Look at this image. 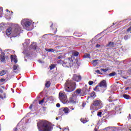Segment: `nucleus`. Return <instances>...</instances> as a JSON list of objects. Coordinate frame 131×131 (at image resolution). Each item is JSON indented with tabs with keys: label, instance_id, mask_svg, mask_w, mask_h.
<instances>
[{
	"label": "nucleus",
	"instance_id": "obj_60",
	"mask_svg": "<svg viewBox=\"0 0 131 131\" xmlns=\"http://www.w3.org/2000/svg\"><path fill=\"white\" fill-rule=\"evenodd\" d=\"M39 63H41V61L40 60H39Z\"/></svg>",
	"mask_w": 131,
	"mask_h": 131
},
{
	"label": "nucleus",
	"instance_id": "obj_3",
	"mask_svg": "<svg viewBox=\"0 0 131 131\" xmlns=\"http://www.w3.org/2000/svg\"><path fill=\"white\" fill-rule=\"evenodd\" d=\"M76 89V84L75 82L71 80H68L64 84V90L66 92L71 93Z\"/></svg>",
	"mask_w": 131,
	"mask_h": 131
},
{
	"label": "nucleus",
	"instance_id": "obj_2",
	"mask_svg": "<svg viewBox=\"0 0 131 131\" xmlns=\"http://www.w3.org/2000/svg\"><path fill=\"white\" fill-rule=\"evenodd\" d=\"M22 29L20 27V25L18 24L15 25V28L12 31V28H9L6 30V35L9 36L12 34L13 37H16L21 33Z\"/></svg>",
	"mask_w": 131,
	"mask_h": 131
},
{
	"label": "nucleus",
	"instance_id": "obj_30",
	"mask_svg": "<svg viewBox=\"0 0 131 131\" xmlns=\"http://www.w3.org/2000/svg\"><path fill=\"white\" fill-rule=\"evenodd\" d=\"M84 58H89V59H91V55H90V54H85L84 55Z\"/></svg>",
	"mask_w": 131,
	"mask_h": 131
},
{
	"label": "nucleus",
	"instance_id": "obj_48",
	"mask_svg": "<svg viewBox=\"0 0 131 131\" xmlns=\"http://www.w3.org/2000/svg\"><path fill=\"white\" fill-rule=\"evenodd\" d=\"M128 73H129L131 75V70L130 69L128 70Z\"/></svg>",
	"mask_w": 131,
	"mask_h": 131
},
{
	"label": "nucleus",
	"instance_id": "obj_16",
	"mask_svg": "<svg viewBox=\"0 0 131 131\" xmlns=\"http://www.w3.org/2000/svg\"><path fill=\"white\" fill-rule=\"evenodd\" d=\"M46 102H47V100H46V98H43V99L39 101V104L40 105H42L43 103H46Z\"/></svg>",
	"mask_w": 131,
	"mask_h": 131
},
{
	"label": "nucleus",
	"instance_id": "obj_25",
	"mask_svg": "<svg viewBox=\"0 0 131 131\" xmlns=\"http://www.w3.org/2000/svg\"><path fill=\"white\" fill-rule=\"evenodd\" d=\"M45 51H46L47 52H54V49H45Z\"/></svg>",
	"mask_w": 131,
	"mask_h": 131
},
{
	"label": "nucleus",
	"instance_id": "obj_1",
	"mask_svg": "<svg viewBox=\"0 0 131 131\" xmlns=\"http://www.w3.org/2000/svg\"><path fill=\"white\" fill-rule=\"evenodd\" d=\"M37 126L39 131H52L53 129L52 125L44 120L39 121L37 123Z\"/></svg>",
	"mask_w": 131,
	"mask_h": 131
},
{
	"label": "nucleus",
	"instance_id": "obj_32",
	"mask_svg": "<svg viewBox=\"0 0 131 131\" xmlns=\"http://www.w3.org/2000/svg\"><path fill=\"white\" fill-rule=\"evenodd\" d=\"M115 75H116V73H115V72H113L109 74V76L111 77L115 76Z\"/></svg>",
	"mask_w": 131,
	"mask_h": 131
},
{
	"label": "nucleus",
	"instance_id": "obj_51",
	"mask_svg": "<svg viewBox=\"0 0 131 131\" xmlns=\"http://www.w3.org/2000/svg\"><path fill=\"white\" fill-rule=\"evenodd\" d=\"M126 21H127V19L124 20L123 21V23H125V22H126Z\"/></svg>",
	"mask_w": 131,
	"mask_h": 131
},
{
	"label": "nucleus",
	"instance_id": "obj_58",
	"mask_svg": "<svg viewBox=\"0 0 131 131\" xmlns=\"http://www.w3.org/2000/svg\"><path fill=\"white\" fill-rule=\"evenodd\" d=\"M23 53V54H26V52H25V51H24Z\"/></svg>",
	"mask_w": 131,
	"mask_h": 131
},
{
	"label": "nucleus",
	"instance_id": "obj_47",
	"mask_svg": "<svg viewBox=\"0 0 131 131\" xmlns=\"http://www.w3.org/2000/svg\"><path fill=\"white\" fill-rule=\"evenodd\" d=\"M96 48H100V47H101V46H100V45L97 44V45H96Z\"/></svg>",
	"mask_w": 131,
	"mask_h": 131
},
{
	"label": "nucleus",
	"instance_id": "obj_35",
	"mask_svg": "<svg viewBox=\"0 0 131 131\" xmlns=\"http://www.w3.org/2000/svg\"><path fill=\"white\" fill-rule=\"evenodd\" d=\"M97 116H99V117H102V112H99L97 114Z\"/></svg>",
	"mask_w": 131,
	"mask_h": 131
},
{
	"label": "nucleus",
	"instance_id": "obj_18",
	"mask_svg": "<svg viewBox=\"0 0 131 131\" xmlns=\"http://www.w3.org/2000/svg\"><path fill=\"white\" fill-rule=\"evenodd\" d=\"M106 47H110V48L114 47V43L112 42H109L108 44L106 45Z\"/></svg>",
	"mask_w": 131,
	"mask_h": 131
},
{
	"label": "nucleus",
	"instance_id": "obj_57",
	"mask_svg": "<svg viewBox=\"0 0 131 131\" xmlns=\"http://www.w3.org/2000/svg\"><path fill=\"white\" fill-rule=\"evenodd\" d=\"M56 120H59V118H58V117H57V118H56Z\"/></svg>",
	"mask_w": 131,
	"mask_h": 131
},
{
	"label": "nucleus",
	"instance_id": "obj_34",
	"mask_svg": "<svg viewBox=\"0 0 131 131\" xmlns=\"http://www.w3.org/2000/svg\"><path fill=\"white\" fill-rule=\"evenodd\" d=\"M6 12H8V13L7 14H9L8 17L11 18V11H9V10H8V9H6Z\"/></svg>",
	"mask_w": 131,
	"mask_h": 131
},
{
	"label": "nucleus",
	"instance_id": "obj_49",
	"mask_svg": "<svg viewBox=\"0 0 131 131\" xmlns=\"http://www.w3.org/2000/svg\"><path fill=\"white\" fill-rule=\"evenodd\" d=\"M62 58V56H59L57 57V59H61Z\"/></svg>",
	"mask_w": 131,
	"mask_h": 131
},
{
	"label": "nucleus",
	"instance_id": "obj_8",
	"mask_svg": "<svg viewBox=\"0 0 131 131\" xmlns=\"http://www.w3.org/2000/svg\"><path fill=\"white\" fill-rule=\"evenodd\" d=\"M99 86L100 88H107V83L106 82V80H103L101 81L99 84V85H97L95 87V89H94V91L95 92H99L100 90H99Z\"/></svg>",
	"mask_w": 131,
	"mask_h": 131
},
{
	"label": "nucleus",
	"instance_id": "obj_63",
	"mask_svg": "<svg viewBox=\"0 0 131 131\" xmlns=\"http://www.w3.org/2000/svg\"><path fill=\"white\" fill-rule=\"evenodd\" d=\"M11 14H13V12H11Z\"/></svg>",
	"mask_w": 131,
	"mask_h": 131
},
{
	"label": "nucleus",
	"instance_id": "obj_55",
	"mask_svg": "<svg viewBox=\"0 0 131 131\" xmlns=\"http://www.w3.org/2000/svg\"><path fill=\"white\" fill-rule=\"evenodd\" d=\"M85 90H86V89H88L86 85H85Z\"/></svg>",
	"mask_w": 131,
	"mask_h": 131
},
{
	"label": "nucleus",
	"instance_id": "obj_64",
	"mask_svg": "<svg viewBox=\"0 0 131 131\" xmlns=\"http://www.w3.org/2000/svg\"><path fill=\"white\" fill-rule=\"evenodd\" d=\"M85 92H86V90H85Z\"/></svg>",
	"mask_w": 131,
	"mask_h": 131
},
{
	"label": "nucleus",
	"instance_id": "obj_45",
	"mask_svg": "<svg viewBox=\"0 0 131 131\" xmlns=\"http://www.w3.org/2000/svg\"><path fill=\"white\" fill-rule=\"evenodd\" d=\"M32 107H33V105L31 104L30 107H29V109L31 110L32 109Z\"/></svg>",
	"mask_w": 131,
	"mask_h": 131
},
{
	"label": "nucleus",
	"instance_id": "obj_42",
	"mask_svg": "<svg viewBox=\"0 0 131 131\" xmlns=\"http://www.w3.org/2000/svg\"><path fill=\"white\" fill-rule=\"evenodd\" d=\"M127 31L128 32H129V31H131V26L127 29Z\"/></svg>",
	"mask_w": 131,
	"mask_h": 131
},
{
	"label": "nucleus",
	"instance_id": "obj_13",
	"mask_svg": "<svg viewBox=\"0 0 131 131\" xmlns=\"http://www.w3.org/2000/svg\"><path fill=\"white\" fill-rule=\"evenodd\" d=\"M1 61L3 63H6V57H5V54H3L1 55Z\"/></svg>",
	"mask_w": 131,
	"mask_h": 131
},
{
	"label": "nucleus",
	"instance_id": "obj_62",
	"mask_svg": "<svg viewBox=\"0 0 131 131\" xmlns=\"http://www.w3.org/2000/svg\"><path fill=\"white\" fill-rule=\"evenodd\" d=\"M72 110H74V108H72Z\"/></svg>",
	"mask_w": 131,
	"mask_h": 131
},
{
	"label": "nucleus",
	"instance_id": "obj_22",
	"mask_svg": "<svg viewBox=\"0 0 131 131\" xmlns=\"http://www.w3.org/2000/svg\"><path fill=\"white\" fill-rule=\"evenodd\" d=\"M19 69V66L17 64H14L13 66V70H17Z\"/></svg>",
	"mask_w": 131,
	"mask_h": 131
},
{
	"label": "nucleus",
	"instance_id": "obj_23",
	"mask_svg": "<svg viewBox=\"0 0 131 131\" xmlns=\"http://www.w3.org/2000/svg\"><path fill=\"white\" fill-rule=\"evenodd\" d=\"M46 88H50V85H51V82H50V81H48L46 84H45Z\"/></svg>",
	"mask_w": 131,
	"mask_h": 131
},
{
	"label": "nucleus",
	"instance_id": "obj_7",
	"mask_svg": "<svg viewBox=\"0 0 131 131\" xmlns=\"http://www.w3.org/2000/svg\"><path fill=\"white\" fill-rule=\"evenodd\" d=\"M94 107V110H99L103 107V102L99 99L95 100L93 102L92 107Z\"/></svg>",
	"mask_w": 131,
	"mask_h": 131
},
{
	"label": "nucleus",
	"instance_id": "obj_28",
	"mask_svg": "<svg viewBox=\"0 0 131 131\" xmlns=\"http://www.w3.org/2000/svg\"><path fill=\"white\" fill-rule=\"evenodd\" d=\"M113 127H114L108 126V127H105L104 128V130H109V129H112L113 128Z\"/></svg>",
	"mask_w": 131,
	"mask_h": 131
},
{
	"label": "nucleus",
	"instance_id": "obj_11",
	"mask_svg": "<svg viewBox=\"0 0 131 131\" xmlns=\"http://www.w3.org/2000/svg\"><path fill=\"white\" fill-rule=\"evenodd\" d=\"M74 94H75V95H78V96H80V97L84 96V95L81 94V89L76 90Z\"/></svg>",
	"mask_w": 131,
	"mask_h": 131
},
{
	"label": "nucleus",
	"instance_id": "obj_41",
	"mask_svg": "<svg viewBox=\"0 0 131 131\" xmlns=\"http://www.w3.org/2000/svg\"><path fill=\"white\" fill-rule=\"evenodd\" d=\"M3 95H4V96H0V98H2V99H4V98H6V93H4Z\"/></svg>",
	"mask_w": 131,
	"mask_h": 131
},
{
	"label": "nucleus",
	"instance_id": "obj_53",
	"mask_svg": "<svg viewBox=\"0 0 131 131\" xmlns=\"http://www.w3.org/2000/svg\"><path fill=\"white\" fill-rule=\"evenodd\" d=\"M26 41H28V42H30V41L29 40V39H27V40H26Z\"/></svg>",
	"mask_w": 131,
	"mask_h": 131
},
{
	"label": "nucleus",
	"instance_id": "obj_46",
	"mask_svg": "<svg viewBox=\"0 0 131 131\" xmlns=\"http://www.w3.org/2000/svg\"><path fill=\"white\" fill-rule=\"evenodd\" d=\"M129 89H130V88H129V87H126L125 88V91H127V90H129Z\"/></svg>",
	"mask_w": 131,
	"mask_h": 131
},
{
	"label": "nucleus",
	"instance_id": "obj_21",
	"mask_svg": "<svg viewBox=\"0 0 131 131\" xmlns=\"http://www.w3.org/2000/svg\"><path fill=\"white\" fill-rule=\"evenodd\" d=\"M81 122H82V123H86V122H88V119H83V118H81L80 119Z\"/></svg>",
	"mask_w": 131,
	"mask_h": 131
},
{
	"label": "nucleus",
	"instance_id": "obj_39",
	"mask_svg": "<svg viewBox=\"0 0 131 131\" xmlns=\"http://www.w3.org/2000/svg\"><path fill=\"white\" fill-rule=\"evenodd\" d=\"M95 72H96V73H98V74H102V73H101V72L100 71V70H96V71H95Z\"/></svg>",
	"mask_w": 131,
	"mask_h": 131
},
{
	"label": "nucleus",
	"instance_id": "obj_24",
	"mask_svg": "<svg viewBox=\"0 0 131 131\" xmlns=\"http://www.w3.org/2000/svg\"><path fill=\"white\" fill-rule=\"evenodd\" d=\"M63 112L66 114L68 113V112H69V109H68V107H65L63 110Z\"/></svg>",
	"mask_w": 131,
	"mask_h": 131
},
{
	"label": "nucleus",
	"instance_id": "obj_56",
	"mask_svg": "<svg viewBox=\"0 0 131 131\" xmlns=\"http://www.w3.org/2000/svg\"><path fill=\"white\" fill-rule=\"evenodd\" d=\"M2 29V25L0 24V30Z\"/></svg>",
	"mask_w": 131,
	"mask_h": 131
},
{
	"label": "nucleus",
	"instance_id": "obj_52",
	"mask_svg": "<svg viewBox=\"0 0 131 131\" xmlns=\"http://www.w3.org/2000/svg\"><path fill=\"white\" fill-rule=\"evenodd\" d=\"M128 118H129V119H130V114H129V116L128 117Z\"/></svg>",
	"mask_w": 131,
	"mask_h": 131
},
{
	"label": "nucleus",
	"instance_id": "obj_59",
	"mask_svg": "<svg viewBox=\"0 0 131 131\" xmlns=\"http://www.w3.org/2000/svg\"><path fill=\"white\" fill-rule=\"evenodd\" d=\"M30 114H31V113H29L28 114V115H30Z\"/></svg>",
	"mask_w": 131,
	"mask_h": 131
},
{
	"label": "nucleus",
	"instance_id": "obj_61",
	"mask_svg": "<svg viewBox=\"0 0 131 131\" xmlns=\"http://www.w3.org/2000/svg\"><path fill=\"white\" fill-rule=\"evenodd\" d=\"M53 26V24H52V26H50V27H52Z\"/></svg>",
	"mask_w": 131,
	"mask_h": 131
},
{
	"label": "nucleus",
	"instance_id": "obj_26",
	"mask_svg": "<svg viewBox=\"0 0 131 131\" xmlns=\"http://www.w3.org/2000/svg\"><path fill=\"white\" fill-rule=\"evenodd\" d=\"M7 53H8V54H10V53H11V54H14L15 53V51H14V50H8V51H7Z\"/></svg>",
	"mask_w": 131,
	"mask_h": 131
},
{
	"label": "nucleus",
	"instance_id": "obj_19",
	"mask_svg": "<svg viewBox=\"0 0 131 131\" xmlns=\"http://www.w3.org/2000/svg\"><path fill=\"white\" fill-rule=\"evenodd\" d=\"M90 96L91 98H96V93L94 92H92L90 94Z\"/></svg>",
	"mask_w": 131,
	"mask_h": 131
},
{
	"label": "nucleus",
	"instance_id": "obj_4",
	"mask_svg": "<svg viewBox=\"0 0 131 131\" xmlns=\"http://www.w3.org/2000/svg\"><path fill=\"white\" fill-rule=\"evenodd\" d=\"M75 63L79 66L78 64V60L73 59V56H71V58H68L64 60V63H62V66L67 68H70V67H72Z\"/></svg>",
	"mask_w": 131,
	"mask_h": 131
},
{
	"label": "nucleus",
	"instance_id": "obj_37",
	"mask_svg": "<svg viewBox=\"0 0 131 131\" xmlns=\"http://www.w3.org/2000/svg\"><path fill=\"white\" fill-rule=\"evenodd\" d=\"M93 84H94V81H90L89 82V85H93Z\"/></svg>",
	"mask_w": 131,
	"mask_h": 131
},
{
	"label": "nucleus",
	"instance_id": "obj_15",
	"mask_svg": "<svg viewBox=\"0 0 131 131\" xmlns=\"http://www.w3.org/2000/svg\"><path fill=\"white\" fill-rule=\"evenodd\" d=\"M123 98H124V99H126V100H130V98H131L129 95L127 94H123Z\"/></svg>",
	"mask_w": 131,
	"mask_h": 131
},
{
	"label": "nucleus",
	"instance_id": "obj_20",
	"mask_svg": "<svg viewBox=\"0 0 131 131\" xmlns=\"http://www.w3.org/2000/svg\"><path fill=\"white\" fill-rule=\"evenodd\" d=\"M98 61H99V60L97 59L93 60V64L94 66H97V65H98Z\"/></svg>",
	"mask_w": 131,
	"mask_h": 131
},
{
	"label": "nucleus",
	"instance_id": "obj_12",
	"mask_svg": "<svg viewBox=\"0 0 131 131\" xmlns=\"http://www.w3.org/2000/svg\"><path fill=\"white\" fill-rule=\"evenodd\" d=\"M10 58L11 60L13 61L14 63H17V62H18V60L17 59V56H16V55H11Z\"/></svg>",
	"mask_w": 131,
	"mask_h": 131
},
{
	"label": "nucleus",
	"instance_id": "obj_38",
	"mask_svg": "<svg viewBox=\"0 0 131 131\" xmlns=\"http://www.w3.org/2000/svg\"><path fill=\"white\" fill-rule=\"evenodd\" d=\"M101 70H102L104 72H106V71H108V69H101Z\"/></svg>",
	"mask_w": 131,
	"mask_h": 131
},
{
	"label": "nucleus",
	"instance_id": "obj_50",
	"mask_svg": "<svg viewBox=\"0 0 131 131\" xmlns=\"http://www.w3.org/2000/svg\"><path fill=\"white\" fill-rule=\"evenodd\" d=\"M13 131H18V129L17 128H15L13 129Z\"/></svg>",
	"mask_w": 131,
	"mask_h": 131
},
{
	"label": "nucleus",
	"instance_id": "obj_43",
	"mask_svg": "<svg viewBox=\"0 0 131 131\" xmlns=\"http://www.w3.org/2000/svg\"><path fill=\"white\" fill-rule=\"evenodd\" d=\"M60 103L56 104V107H57L58 108L60 107Z\"/></svg>",
	"mask_w": 131,
	"mask_h": 131
},
{
	"label": "nucleus",
	"instance_id": "obj_14",
	"mask_svg": "<svg viewBox=\"0 0 131 131\" xmlns=\"http://www.w3.org/2000/svg\"><path fill=\"white\" fill-rule=\"evenodd\" d=\"M79 53H78V52L77 51H75L73 53V55H72V57H73V60H75L74 59V57H77V56H78Z\"/></svg>",
	"mask_w": 131,
	"mask_h": 131
},
{
	"label": "nucleus",
	"instance_id": "obj_10",
	"mask_svg": "<svg viewBox=\"0 0 131 131\" xmlns=\"http://www.w3.org/2000/svg\"><path fill=\"white\" fill-rule=\"evenodd\" d=\"M73 79L75 81H80L81 80V76L80 75H74L73 76Z\"/></svg>",
	"mask_w": 131,
	"mask_h": 131
},
{
	"label": "nucleus",
	"instance_id": "obj_36",
	"mask_svg": "<svg viewBox=\"0 0 131 131\" xmlns=\"http://www.w3.org/2000/svg\"><path fill=\"white\" fill-rule=\"evenodd\" d=\"M57 63H58V64H62V65H63V63H64V61H63L61 60H58L57 61Z\"/></svg>",
	"mask_w": 131,
	"mask_h": 131
},
{
	"label": "nucleus",
	"instance_id": "obj_17",
	"mask_svg": "<svg viewBox=\"0 0 131 131\" xmlns=\"http://www.w3.org/2000/svg\"><path fill=\"white\" fill-rule=\"evenodd\" d=\"M33 45V49L35 50L36 52H37V43L36 42H34Z\"/></svg>",
	"mask_w": 131,
	"mask_h": 131
},
{
	"label": "nucleus",
	"instance_id": "obj_31",
	"mask_svg": "<svg viewBox=\"0 0 131 131\" xmlns=\"http://www.w3.org/2000/svg\"><path fill=\"white\" fill-rule=\"evenodd\" d=\"M56 67V64H52L50 66V70H52V69H54Z\"/></svg>",
	"mask_w": 131,
	"mask_h": 131
},
{
	"label": "nucleus",
	"instance_id": "obj_5",
	"mask_svg": "<svg viewBox=\"0 0 131 131\" xmlns=\"http://www.w3.org/2000/svg\"><path fill=\"white\" fill-rule=\"evenodd\" d=\"M31 23H32V21L30 19L24 18L22 19L20 21V24L21 26L25 28L27 30H31L30 26H31Z\"/></svg>",
	"mask_w": 131,
	"mask_h": 131
},
{
	"label": "nucleus",
	"instance_id": "obj_27",
	"mask_svg": "<svg viewBox=\"0 0 131 131\" xmlns=\"http://www.w3.org/2000/svg\"><path fill=\"white\" fill-rule=\"evenodd\" d=\"M6 74V71H2L0 72L1 76H3V75H5Z\"/></svg>",
	"mask_w": 131,
	"mask_h": 131
},
{
	"label": "nucleus",
	"instance_id": "obj_44",
	"mask_svg": "<svg viewBox=\"0 0 131 131\" xmlns=\"http://www.w3.org/2000/svg\"><path fill=\"white\" fill-rule=\"evenodd\" d=\"M5 79H3V78H2V79H1V80H0V81H1L2 82H4V81H5Z\"/></svg>",
	"mask_w": 131,
	"mask_h": 131
},
{
	"label": "nucleus",
	"instance_id": "obj_29",
	"mask_svg": "<svg viewBox=\"0 0 131 131\" xmlns=\"http://www.w3.org/2000/svg\"><path fill=\"white\" fill-rule=\"evenodd\" d=\"M124 39L126 40L127 39H128V38H130V35H127L124 36Z\"/></svg>",
	"mask_w": 131,
	"mask_h": 131
},
{
	"label": "nucleus",
	"instance_id": "obj_54",
	"mask_svg": "<svg viewBox=\"0 0 131 131\" xmlns=\"http://www.w3.org/2000/svg\"><path fill=\"white\" fill-rule=\"evenodd\" d=\"M82 107H84V103H82Z\"/></svg>",
	"mask_w": 131,
	"mask_h": 131
},
{
	"label": "nucleus",
	"instance_id": "obj_40",
	"mask_svg": "<svg viewBox=\"0 0 131 131\" xmlns=\"http://www.w3.org/2000/svg\"><path fill=\"white\" fill-rule=\"evenodd\" d=\"M108 102H113V99H111V97H110V98L108 99Z\"/></svg>",
	"mask_w": 131,
	"mask_h": 131
},
{
	"label": "nucleus",
	"instance_id": "obj_9",
	"mask_svg": "<svg viewBox=\"0 0 131 131\" xmlns=\"http://www.w3.org/2000/svg\"><path fill=\"white\" fill-rule=\"evenodd\" d=\"M78 95H75V94H72L71 97L69 98V103H72V104H75L76 103H78V99H77Z\"/></svg>",
	"mask_w": 131,
	"mask_h": 131
},
{
	"label": "nucleus",
	"instance_id": "obj_33",
	"mask_svg": "<svg viewBox=\"0 0 131 131\" xmlns=\"http://www.w3.org/2000/svg\"><path fill=\"white\" fill-rule=\"evenodd\" d=\"M2 15H3V8L0 7V18L2 17Z\"/></svg>",
	"mask_w": 131,
	"mask_h": 131
},
{
	"label": "nucleus",
	"instance_id": "obj_6",
	"mask_svg": "<svg viewBox=\"0 0 131 131\" xmlns=\"http://www.w3.org/2000/svg\"><path fill=\"white\" fill-rule=\"evenodd\" d=\"M59 99L63 104H68V99L66 93L63 91H61L59 93Z\"/></svg>",
	"mask_w": 131,
	"mask_h": 131
}]
</instances>
